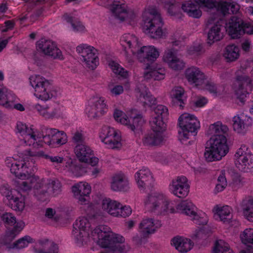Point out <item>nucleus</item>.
Here are the masks:
<instances>
[{"label":"nucleus","mask_w":253,"mask_h":253,"mask_svg":"<svg viewBox=\"0 0 253 253\" xmlns=\"http://www.w3.org/2000/svg\"><path fill=\"white\" fill-rule=\"evenodd\" d=\"M123 46H127L133 54L137 56L141 62H154L159 56V52L154 46H143L139 49L138 39L133 35L125 34L121 39Z\"/></svg>","instance_id":"1"},{"label":"nucleus","mask_w":253,"mask_h":253,"mask_svg":"<svg viewBox=\"0 0 253 253\" xmlns=\"http://www.w3.org/2000/svg\"><path fill=\"white\" fill-rule=\"evenodd\" d=\"M145 32L153 39L161 38L163 32L164 25L159 12L154 8H149L143 13Z\"/></svg>","instance_id":"2"},{"label":"nucleus","mask_w":253,"mask_h":253,"mask_svg":"<svg viewBox=\"0 0 253 253\" xmlns=\"http://www.w3.org/2000/svg\"><path fill=\"white\" fill-rule=\"evenodd\" d=\"M228 152L225 135L212 136L207 142L204 155L207 161L212 162L220 160Z\"/></svg>","instance_id":"3"},{"label":"nucleus","mask_w":253,"mask_h":253,"mask_svg":"<svg viewBox=\"0 0 253 253\" xmlns=\"http://www.w3.org/2000/svg\"><path fill=\"white\" fill-rule=\"evenodd\" d=\"M179 126L178 138L180 141L187 140L189 136L193 133H197L200 128V122L193 115L188 113L182 114L178 119Z\"/></svg>","instance_id":"4"},{"label":"nucleus","mask_w":253,"mask_h":253,"mask_svg":"<svg viewBox=\"0 0 253 253\" xmlns=\"http://www.w3.org/2000/svg\"><path fill=\"white\" fill-rule=\"evenodd\" d=\"M41 132L37 134V138H42L45 144L52 147H59L67 142V136L63 131L43 126Z\"/></svg>","instance_id":"5"},{"label":"nucleus","mask_w":253,"mask_h":253,"mask_svg":"<svg viewBox=\"0 0 253 253\" xmlns=\"http://www.w3.org/2000/svg\"><path fill=\"white\" fill-rule=\"evenodd\" d=\"M18 156L22 159L21 161L9 157L6 159L5 162L7 167L10 168L12 173L19 178L24 179L26 177L24 171L28 172V166L25 162L32 156V154L31 151L27 149L22 152H18Z\"/></svg>","instance_id":"6"},{"label":"nucleus","mask_w":253,"mask_h":253,"mask_svg":"<svg viewBox=\"0 0 253 253\" xmlns=\"http://www.w3.org/2000/svg\"><path fill=\"white\" fill-rule=\"evenodd\" d=\"M169 203L161 195L154 193L149 195L145 202V207L150 211L157 214H165L166 212L173 213L175 209L169 207Z\"/></svg>","instance_id":"7"},{"label":"nucleus","mask_w":253,"mask_h":253,"mask_svg":"<svg viewBox=\"0 0 253 253\" xmlns=\"http://www.w3.org/2000/svg\"><path fill=\"white\" fill-rule=\"evenodd\" d=\"M29 79L31 85L35 89L34 95L37 98L46 101L52 97V85L48 80L39 75L32 76Z\"/></svg>","instance_id":"8"},{"label":"nucleus","mask_w":253,"mask_h":253,"mask_svg":"<svg viewBox=\"0 0 253 253\" xmlns=\"http://www.w3.org/2000/svg\"><path fill=\"white\" fill-rule=\"evenodd\" d=\"M226 31L232 39L239 38L244 34H253V25L244 23L242 19L233 16L226 24Z\"/></svg>","instance_id":"9"},{"label":"nucleus","mask_w":253,"mask_h":253,"mask_svg":"<svg viewBox=\"0 0 253 253\" xmlns=\"http://www.w3.org/2000/svg\"><path fill=\"white\" fill-rule=\"evenodd\" d=\"M214 7L212 0H193L185 1L181 6L183 10L193 18H199L202 15L200 8L211 9V13Z\"/></svg>","instance_id":"10"},{"label":"nucleus","mask_w":253,"mask_h":253,"mask_svg":"<svg viewBox=\"0 0 253 253\" xmlns=\"http://www.w3.org/2000/svg\"><path fill=\"white\" fill-rule=\"evenodd\" d=\"M253 85L250 78L241 70L236 72V81L234 84V91L237 98L244 103L248 94L252 91Z\"/></svg>","instance_id":"11"},{"label":"nucleus","mask_w":253,"mask_h":253,"mask_svg":"<svg viewBox=\"0 0 253 253\" xmlns=\"http://www.w3.org/2000/svg\"><path fill=\"white\" fill-rule=\"evenodd\" d=\"M76 50L87 68L91 70L96 68L99 64L98 53L96 49L87 44H82L77 47Z\"/></svg>","instance_id":"12"},{"label":"nucleus","mask_w":253,"mask_h":253,"mask_svg":"<svg viewBox=\"0 0 253 253\" xmlns=\"http://www.w3.org/2000/svg\"><path fill=\"white\" fill-rule=\"evenodd\" d=\"M208 23L209 25H211V26L208 34L207 43L211 45L223 38V35L221 30L224 22L221 17L216 15L215 12L212 11L208 19Z\"/></svg>","instance_id":"13"},{"label":"nucleus","mask_w":253,"mask_h":253,"mask_svg":"<svg viewBox=\"0 0 253 253\" xmlns=\"http://www.w3.org/2000/svg\"><path fill=\"white\" fill-rule=\"evenodd\" d=\"M247 147L244 145L239 148L234 155L235 164L240 170L248 172L253 169V155L247 153Z\"/></svg>","instance_id":"14"},{"label":"nucleus","mask_w":253,"mask_h":253,"mask_svg":"<svg viewBox=\"0 0 253 253\" xmlns=\"http://www.w3.org/2000/svg\"><path fill=\"white\" fill-rule=\"evenodd\" d=\"M176 209L177 211L190 216L191 220L197 224L205 225L208 222L207 216H200L197 213V208L191 201H183L176 206Z\"/></svg>","instance_id":"15"},{"label":"nucleus","mask_w":253,"mask_h":253,"mask_svg":"<svg viewBox=\"0 0 253 253\" xmlns=\"http://www.w3.org/2000/svg\"><path fill=\"white\" fill-rule=\"evenodd\" d=\"M36 46L38 50L45 56L60 60L64 58L62 51L57 47L56 43L51 40L42 39L37 42Z\"/></svg>","instance_id":"16"},{"label":"nucleus","mask_w":253,"mask_h":253,"mask_svg":"<svg viewBox=\"0 0 253 253\" xmlns=\"http://www.w3.org/2000/svg\"><path fill=\"white\" fill-rule=\"evenodd\" d=\"M107 110L105 98L96 96L90 99V103L86 107L85 112L88 117L92 119L101 116Z\"/></svg>","instance_id":"17"},{"label":"nucleus","mask_w":253,"mask_h":253,"mask_svg":"<svg viewBox=\"0 0 253 253\" xmlns=\"http://www.w3.org/2000/svg\"><path fill=\"white\" fill-rule=\"evenodd\" d=\"M189 188L188 179L183 175L173 179L169 185L170 192L179 198L186 197L189 193Z\"/></svg>","instance_id":"18"},{"label":"nucleus","mask_w":253,"mask_h":253,"mask_svg":"<svg viewBox=\"0 0 253 253\" xmlns=\"http://www.w3.org/2000/svg\"><path fill=\"white\" fill-rule=\"evenodd\" d=\"M135 179L141 190L150 189L153 186L154 179L152 173L146 167H143L135 174Z\"/></svg>","instance_id":"19"},{"label":"nucleus","mask_w":253,"mask_h":253,"mask_svg":"<svg viewBox=\"0 0 253 253\" xmlns=\"http://www.w3.org/2000/svg\"><path fill=\"white\" fill-rule=\"evenodd\" d=\"M74 195L78 202L82 205L88 204L91 192L90 185L86 182H81L72 187Z\"/></svg>","instance_id":"20"},{"label":"nucleus","mask_w":253,"mask_h":253,"mask_svg":"<svg viewBox=\"0 0 253 253\" xmlns=\"http://www.w3.org/2000/svg\"><path fill=\"white\" fill-rule=\"evenodd\" d=\"M16 129L17 132L23 137V141L27 145L31 146L35 145L37 138L36 130L33 126L28 127L25 124L19 122L17 123Z\"/></svg>","instance_id":"21"},{"label":"nucleus","mask_w":253,"mask_h":253,"mask_svg":"<svg viewBox=\"0 0 253 253\" xmlns=\"http://www.w3.org/2000/svg\"><path fill=\"white\" fill-rule=\"evenodd\" d=\"M90 226L88 219L85 217L79 218L73 225V235L78 242L84 241V237L88 235L86 230Z\"/></svg>","instance_id":"22"},{"label":"nucleus","mask_w":253,"mask_h":253,"mask_svg":"<svg viewBox=\"0 0 253 253\" xmlns=\"http://www.w3.org/2000/svg\"><path fill=\"white\" fill-rule=\"evenodd\" d=\"M124 0H115L111 10L115 17L123 21L126 19H133L135 15L132 11H128Z\"/></svg>","instance_id":"23"},{"label":"nucleus","mask_w":253,"mask_h":253,"mask_svg":"<svg viewBox=\"0 0 253 253\" xmlns=\"http://www.w3.org/2000/svg\"><path fill=\"white\" fill-rule=\"evenodd\" d=\"M137 100L146 107H151L156 104V98L149 91L148 88L143 84H139L135 88Z\"/></svg>","instance_id":"24"},{"label":"nucleus","mask_w":253,"mask_h":253,"mask_svg":"<svg viewBox=\"0 0 253 253\" xmlns=\"http://www.w3.org/2000/svg\"><path fill=\"white\" fill-rule=\"evenodd\" d=\"M110 187L116 192H127L129 189L127 177L123 173L114 174L111 177Z\"/></svg>","instance_id":"25"},{"label":"nucleus","mask_w":253,"mask_h":253,"mask_svg":"<svg viewBox=\"0 0 253 253\" xmlns=\"http://www.w3.org/2000/svg\"><path fill=\"white\" fill-rule=\"evenodd\" d=\"M162 226L160 220L152 218L143 219L139 224L140 232L144 237L153 234Z\"/></svg>","instance_id":"26"},{"label":"nucleus","mask_w":253,"mask_h":253,"mask_svg":"<svg viewBox=\"0 0 253 253\" xmlns=\"http://www.w3.org/2000/svg\"><path fill=\"white\" fill-rule=\"evenodd\" d=\"M240 9V5L236 2H222L218 3L217 6L214 7L212 9L216 15L223 19L227 14H236Z\"/></svg>","instance_id":"27"},{"label":"nucleus","mask_w":253,"mask_h":253,"mask_svg":"<svg viewBox=\"0 0 253 253\" xmlns=\"http://www.w3.org/2000/svg\"><path fill=\"white\" fill-rule=\"evenodd\" d=\"M165 141L163 133L153 132L145 134L142 139L144 146L147 147L159 146L163 144Z\"/></svg>","instance_id":"28"},{"label":"nucleus","mask_w":253,"mask_h":253,"mask_svg":"<svg viewBox=\"0 0 253 253\" xmlns=\"http://www.w3.org/2000/svg\"><path fill=\"white\" fill-rule=\"evenodd\" d=\"M233 122V129L238 133H244L252 124V119L243 113L234 116Z\"/></svg>","instance_id":"29"},{"label":"nucleus","mask_w":253,"mask_h":253,"mask_svg":"<svg viewBox=\"0 0 253 253\" xmlns=\"http://www.w3.org/2000/svg\"><path fill=\"white\" fill-rule=\"evenodd\" d=\"M163 61L168 64L169 67L174 70L182 69L185 63L182 60L178 58L172 49L167 50L163 55Z\"/></svg>","instance_id":"30"},{"label":"nucleus","mask_w":253,"mask_h":253,"mask_svg":"<svg viewBox=\"0 0 253 253\" xmlns=\"http://www.w3.org/2000/svg\"><path fill=\"white\" fill-rule=\"evenodd\" d=\"M185 76L190 84L198 85L201 84L205 79L204 74L198 67L191 66L186 69Z\"/></svg>","instance_id":"31"},{"label":"nucleus","mask_w":253,"mask_h":253,"mask_svg":"<svg viewBox=\"0 0 253 253\" xmlns=\"http://www.w3.org/2000/svg\"><path fill=\"white\" fill-rule=\"evenodd\" d=\"M36 179L37 182L35 183L33 187L34 196L38 200L44 201L49 195L47 179H40L38 176Z\"/></svg>","instance_id":"32"},{"label":"nucleus","mask_w":253,"mask_h":253,"mask_svg":"<svg viewBox=\"0 0 253 253\" xmlns=\"http://www.w3.org/2000/svg\"><path fill=\"white\" fill-rule=\"evenodd\" d=\"M0 192L9 201L13 210L18 211H22L24 210L25 202L23 198L15 197L12 195L11 191L5 187H2Z\"/></svg>","instance_id":"33"},{"label":"nucleus","mask_w":253,"mask_h":253,"mask_svg":"<svg viewBox=\"0 0 253 253\" xmlns=\"http://www.w3.org/2000/svg\"><path fill=\"white\" fill-rule=\"evenodd\" d=\"M171 244L180 253H186L193 247V243L190 239L179 236L171 240Z\"/></svg>","instance_id":"34"},{"label":"nucleus","mask_w":253,"mask_h":253,"mask_svg":"<svg viewBox=\"0 0 253 253\" xmlns=\"http://www.w3.org/2000/svg\"><path fill=\"white\" fill-rule=\"evenodd\" d=\"M74 152L79 161L84 163H87L90 156L93 155V151L86 144L75 146Z\"/></svg>","instance_id":"35"},{"label":"nucleus","mask_w":253,"mask_h":253,"mask_svg":"<svg viewBox=\"0 0 253 253\" xmlns=\"http://www.w3.org/2000/svg\"><path fill=\"white\" fill-rule=\"evenodd\" d=\"M241 207L245 218L253 222V198L252 196L245 197L242 201Z\"/></svg>","instance_id":"36"},{"label":"nucleus","mask_w":253,"mask_h":253,"mask_svg":"<svg viewBox=\"0 0 253 253\" xmlns=\"http://www.w3.org/2000/svg\"><path fill=\"white\" fill-rule=\"evenodd\" d=\"M120 203L110 199H105L102 202V209L111 215L118 217Z\"/></svg>","instance_id":"37"},{"label":"nucleus","mask_w":253,"mask_h":253,"mask_svg":"<svg viewBox=\"0 0 253 253\" xmlns=\"http://www.w3.org/2000/svg\"><path fill=\"white\" fill-rule=\"evenodd\" d=\"M170 96L172 102L182 109L184 103V90L181 86L174 87L170 92Z\"/></svg>","instance_id":"38"},{"label":"nucleus","mask_w":253,"mask_h":253,"mask_svg":"<svg viewBox=\"0 0 253 253\" xmlns=\"http://www.w3.org/2000/svg\"><path fill=\"white\" fill-rule=\"evenodd\" d=\"M34 108L41 116L45 119L54 118L58 112L57 110L55 108H52L51 105H42L40 104H37L35 105Z\"/></svg>","instance_id":"39"},{"label":"nucleus","mask_w":253,"mask_h":253,"mask_svg":"<svg viewBox=\"0 0 253 253\" xmlns=\"http://www.w3.org/2000/svg\"><path fill=\"white\" fill-rule=\"evenodd\" d=\"M5 90H0V104L6 108L13 107V103L16 101V97L5 87Z\"/></svg>","instance_id":"40"},{"label":"nucleus","mask_w":253,"mask_h":253,"mask_svg":"<svg viewBox=\"0 0 253 253\" xmlns=\"http://www.w3.org/2000/svg\"><path fill=\"white\" fill-rule=\"evenodd\" d=\"M231 208L228 206L217 207L215 215V218H219L224 223H229L231 218Z\"/></svg>","instance_id":"41"},{"label":"nucleus","mask_w":253,"mask_h":253,"mask_svg":"<svg viewBox=\"0 0 253 253\" xmlns=\"http://www.w3.org/2000/svg\"><path fill=\"white\" fill-rule=\"evenodd\" d=\"M228 131V127L221 122L218 121L209 126V134L212 136L224 135Z\"/></svg>","instance_id":"42"},{"label":"nucleus","mask_w":253,"mask_h":253,"mask_svg":"<svg viewBox=\"0 0 253 253\" xmlns=\"http://www.w3.org/2000/svg\"><path fill=\"white\" fill-rule=\"evenodd\" d=\"M223 56L228 62L236 60L239 56V49L234 44L227 45L224 50Z\"/></svg>","instance_id":"43"},{"label":"nucleus","mask_w":253,"mask_h":253,"mask_svg":"<svg viewBox=\"0 0 253 253\" xmlns=\"http://www.w3.org/2000/svg\"><path fill=\"white\" fill-rule=\"evenodd\" d=\"M150 124L153 131L163 133L166 128V124L160 116L152 117Z\"/></svg>","instance_id":"44"},{"label":"nucleus","mask_w":253,"mask_h":253,"mask_svg":"<svg viewBox=\"0 0 253 253\" xmlns=\"http://www.w3.org/2000/svg\"><path fill=\"white\" fill-rule=\"evenodd\" d=\"M165 6L168 9V12L171 16H181L180 4L175 0L168 1L165 4Z\"/></svg>","instance_id":"45"},{"label":"nucleus","mask_w":253,"mask_h":253,"mask_svg":"<svg viewBox=\"0 0 253 253\" xmlns=\"http://www.w3.org/2000/svg\"><path fill=\"white\" fill-rule=\"evenodd\" d=\"M14 225L13 229L7 234L4 237L5 240L4 244H7L11 242L15 238L16 233L21 231L24 226V223L23 221L16 222Z\"/></svg>","instance_id":"46"},{"label":"nucleus","mask_w":253,"mask_h":253,"mask_svg":"<svg viewBox=\"0 0 253 253\" xmlns=\"http://www.w3.org/2000/svg\"><path fill=\"white\" fill-rule=\"evenodd\" d=\"M35 182H37L36 176L33 175L27 178L25 181L19 182L18 188L19 190L23 192H28L31 190L32 187H34Z\"/></svg>","instance_id":"47"},{"label":"nucleus","mask_w":253,"mask_h":253,"mask_svg":"<svg viewBox=\"0 0 253 253\" xmlns=\"http://www.w3.org/2000/svg\"><path fill=\"white\" fill-rule=\"evenodd\" d=\"M117 132L114 128L108 126H104L102 127L99 133V137L102 142L104 144L106 142H109L110 138H112L113 135L116 134Z\"/></svg>","instance_id":"48"},{"label":"nucleus","mask_w":253,"mask_h":253,"mask_svg":"<svg viewBox=\"0 0 253 253\" xmlns=\"http://www.w3.org/2000/svg\"><path fill=\"white\" fill-rule=\"evenodd\" d=\"M39 243L44 248L48 249L47 252L42 250H35L36 253H58V248L56 244L47 240L40 241Z\"/></svg>","instance_id":"49"},{"label":"nucleus","mask_w":253,"mask_h":253,"mask_svg":"<svg viewBox=\"0 0 253 253\" xmlns=\"http://www.w3.org/2000/svg\"><path fill=\"white\" fill-rule=\"evenodd\" d=\"M48 189H51L49 194L56 196L61 192V184L59 180L56 179H47Z\"/></svg>","instance_id":"50"},{"label":"nucleus","mask_w":253,"mask_h":253,"mask_svg":"<svg viewBox=\"0 0 253 253\" xmlns=\"http://www.w3.org/2000/svg\"><path fill=\"white\" fill-rule=\"evenodd\" d=\"M212 253H233L229 248L228 244L224 241H217L213 249Z\"/></svg>","instance_id":"51"},{"label":"nucleus","mask_w":253,"mask_h":253,"mask_svg":"<svg viewBox=\"0 0 253 253\" xmlns=\"http://www.w3.org/2000/svg\"><path fill=\"white\" fill-rule=\"evenodd\" d=\"M129 122L128 125V127L131 130L134 131L136 128L141 126L144 123V120L142 118L141 115L138 114L136 116H131L130 117Z\"/></svg>","instance_id":"52"},{"label":"nucleus","mask_w":253,"mask_h":253,"mask_svg":"<svg viewBox=\"0 0 253 253\" xmlns=\"http://www.w3.org/2000/svg\"><path fill=\"white\" fill-rule=\"evenodd\" d=\"M107 147L110 149L120 148L122 146L121 137L117 131L116 134L113 135L112 138H110L109 142H106L105 144Z\"/></svg>","instance_id":"53"},{"label":"nucleus","mask_w":253,"mask_h":253,"mask_svg":"<svg viewBox=\"0 0 253 253\" xmlns=\"http://www.w3.org/2000/svg\"><path fill=\"white\" fill-rule=\"evenodd\" d=\"M72 141L75 146L78 145L84 144L85 143V136L83 130H76L73 133Z\"/></svg>","instance_id":"54"},{"label":"nucleus","mask_w":253,"mask_h":253,"mask_svg":"<svg viewBox=\"0 0 253 253\" xmlns=\"http://www.w3.org/2000/svg\"><path fill=\"white\" fill-rule=\"evenodd\" d=\"M109 66L115 74H118L123 78H126L128 76L127 71L114 61H110Z\"/></svg>","instance_id":"55"},{"label":"nucleus","mask_w":253,"mask_h":253,"mask_svg":"<svg viewBox=\"0 0 253 253\" xmlns=\"http://www.w3.org/2000/svg\"><path fill=\"white\" fill-rule=\"evenodd\" d=\"M240 238L244 244H251L253 245V229H246L240 234Z\"/></svg>","instance_id":"56"},{"label":"nucleus","mask_w":253,"mask_h":253,"mask_svg":"<svg viewBox=\"0 0 253 253\" xmlns=\"http://www.w3.org/2000/svg\"><path fill=\"white\" fill-rule=\"evenodd\" d=\"M187 52L189 55L196 57L203 54L205 52V50L201 44L197 43L189 47Z\"/></svg>","instance_id":"57"},{"label":"nucleus","mask_w":253,"mask_h":253,"mask_svg":"<svg viewBox=\"0 0 253 253\" xmlns=\"http://www.w3.org/2000/svg\"><path fill=\"white\" fill-rule=\"evenodd\" d=\"M32 242V239L29 236H25L18 240L12 244V248L21 249L27 246L30 243Z\"/></svg>","instance_id":"58"},{"label":"nucleus","mask_w":253,"mask_h":253,"mask_svg":"<svg viewBox=\"0 0 253 253\" xmlns=\"http://www.w3.org/2000/svg\"><path fill=\"white\" fill-rule=\"evenodd\" d=\"M114 118L118 122L122 124L128 125L129 122L128 118L122 111L116 110L114 113Z\"/></svg>","instance_id":"59"},{"label":"nucleus","mask_w":253,"mask_h":253,"mask_svg":"<svg viewBox=\"0 0 253 253\" xmlns=\"http://www.w3.org/2000/svg\"><path fill=\"white\" fill-rule=\"evenodd\" d=\"M155 117H160L162 119L167 117L169 115L168 109L163 105H158L154 109Z\"/></svg>","instance_id":"60"},{"label":"nucleus","mask_w":253,"mask_h":253,"mask_svg":"<svg viewBox=\"0 0 253 253\" xmlns=\"http://www.w3.org/2000/svg\"><path fill=\"white\" fill-rule=\"evenodd\" d=\"M66 19L68 23H71L72 26L74 31L82 32L84 30V26L80 21H74L72 17L69 16H67L66 17Z\"/></svg>","instance_id":"61"},{"label":"nucleus","mask_w":253,"mask_h":253,"mask_svg":"<svg viewBox=\"0 0 253 253\" xmlns=\"http://www.w3.org/2000/svg\"><path fill=\"white\" fill-rule=\"evenodd\" d=\"M2 219L3 222L8 225H13L16 223V217L11 213L5 212L2 216Z\"/></svg>","instance_id":"62"},{"label":"nucleus","mask_w":253,"mask_h":253,"mask_svg":"<svg viewBox=\"0 0 253 253\" xmlns=\"http://www.w3.org/2000/svg\"><path fill=\"white\" fill-rule=\"evenodd\" d=\"M205 89L209 91L211 93L214 95H217L219 92L216 84L211 82H207L205 85Z\"/></svg>","instance_id":"63"},{"label":"nucleus","mask_w":253,"mask_h":253,"mask_svg":"<svg viewBox=\"0 0 253 253\" xmlns=\"http://www.w3.org/2000/svg\"><path fill=\"white\" fill-rule=\"evenodd\" d=\"M119 211L118 216L126 217L128 216L131 213V209L129 206H122L120 204L119 207Z\"/></svg>","instance_id":"64"}]
</instances>
